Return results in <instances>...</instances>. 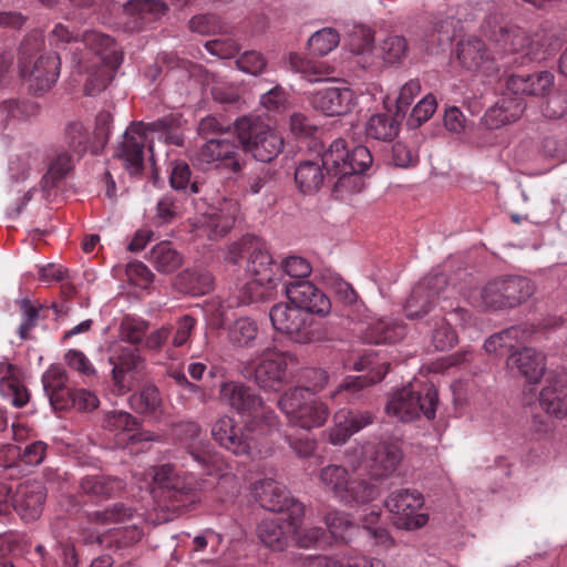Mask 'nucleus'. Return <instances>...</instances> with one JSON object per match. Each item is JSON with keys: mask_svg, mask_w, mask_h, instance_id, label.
Returning a JSON list of instances; mask_svg holds the SVG:
<instances>
[{"mask_svg": "<svg viewBox=\"0 0 567 567\" xmlns=\"http://www.w3.org/2000/svg\"><path fill=\"white\" fill-rule=\"evenodd\" d=\"M90 141V130L83 122L70 121L66 123L63 142L74 155L82 157L89 148Z\"/></svg>", "mask_w": 567, "mask_h": 567, "instance_id": "obj_51", "label": "nucleus"}, {"mask_svg": "<svg viewBox=\"0 0 567 567\" xmlns=\"http://www.w3.org/2000/svg\"><path fill=\"white\" fill-rule=\"evenodd\" d=\"M235 132L243 150L259 162L270 163L284 148L282 137L258 117L238 118Z\"/></svg>", "mask_w": 567, "mask_h": 567, "instance_id": "obj_6", "label": "nucleus"}, {"mask_svg": "<svg viewBox=\"0 0 567 567\" xmlns=\"http://www.w3.org/2000/svg\"><path fill=\"white\" fill-rule=\"evenodd\" d=\"M332 193L342 199L347 194L358 193L364 186L362 174L371 166L372 155L367 146H348L344 140H334L321 155Z\"/></svg>", "mask_w": 567, "mask_h": 567, "instance_id": "obj_1", "label": "nucleus"}, {"mask_svg": "<svg viewBox=\"0 0 567 567\" xmlns=\"http://www.w3.org/2000/svg\"><path fill=\"white\" fill-rule=\"evenodd\" d=\"M390 363L378 362L373 354H363L355 363L354 370L364 371V375H348L342 383H340L336 391L331 392L330 396L333 400H342L347 402H354L359 400L361 391L367 386L378 383L389 372Z\"/></svg>", "mask_w": 567, "mask_h": 567, "instance_id": "obj_11", "label": "nucleus"}, {"mask_svg": "<svg viewBox=\"0 0 567 567\" xmlns=\"http://www.w3.org/2000/svg\"><path fill=\"white\" fill-rule=\"evenodd\" d=\"M143 130V122H133L124 132L123 140L114 152V156L122 161L131 175H140L144 171V150L148 136Z\"/></svg>", "mask_w": 567, "mask_h": 567, "instance_id": "obj_20", "label": "nucleus"}, {"mask_svg": "<svg viewBox=\"0 0 567 567\" xmlns=\"http://www.w3.org/2000/svg\"><path fill=\"white\" fill-rule=\"evenodd\" d=\"M526 109L524 99L508 97L504 95L483 116L484 125L489 130H496L517 121Z\"/></svg>", "mask_w": 567, "mask_h": 567, "instance_id": "obj_34", "label": "nucleus"}, {"mask_svg": "<svg viewBox=\"0 0 567 567\" xmlns=\"http://www.w3.org/2000/svg\"><path fill=\"white\" fill-rule=\"evenodd\" d=\"M312 106L328 116L346 115L355 105V94L352 89L330 86L316 92L311 100Z\"/></svg>", "mask_w": 567, "mask_h": 567, "instance_id": "obj_28", "label": "nucleus"}, {"mask_svg": "<svg viewBox=\"0 0 567 567\" xmlns=\"http://www.w3.org/2000/svg\"><path fill=\"white\" fill-rule=\"evenodd\" d=\"M543 153L558 162L567 161V136L550 135L546 136L542 143Z\"/></svg>", "mask_w": 567, "mask_h": 567, "instance_id": "obj_64", "label": "nucleus"}, {"mask_svg": "<svg viewBox=\"0 0 567 567\" xmlns=\"http://www.w3.org/2000/svg\"><path fill=\"white\" fill-rule=\"evenodd\" d=\"M437 402V390L433 384H422L417 389L414 384H408L393 393L385 412L403 422L420 415L432 420L435 417Z\"/></svg>", "mask_w": 567, "mask_h": 567, "instance_id": "obj_7", "label": "nucleus"}, {"mask_svg": "<svg viewBox=\"0 0 567 567\" xmlns=\"http://www.w3.org/2000/svg\"><path fill=\"white\" fill-rule=\"evenodd\" d=\"M539 109L547 120H560L567 115V91L556 90L545 94Z\"/></svg>", "mask_w": 567, "mask_h": 567, "instance_id": "obj_57", "label": "nucleus"}, {"mask_svg": "<svg viewBox=\"0 0 567 567\" xmlns=\"http://www.w3.org/2000/svg\"><path fill=\"white\" fill-rule=\"evenodd\" d=\"M213 285L210 272L200 268L185 269L174 280V287L178 291L192 296L208 293L213 289Z\"/></svg>", "mask_w": 567, "mask_h": 567, "instance_id": "obj_39", "label": "nucleus"}, {"mask_svg": "<svg viewBox=\"0 0 567 567\" xmlns=\"http://www.w3.org/2000/svg\"><path fill=\"white\" fill-rule=\"evenodd\" d=\"M381 50L385 62L399 63L406 55L408 42L401 35H390L382 42Z\"/></svg>", "mask_w": 567, "mask_h": 567, "instance_id": "obj_62", "label": "nucleus"}, {"mask_svg": "<svg viewBox=\"0 0 567 567\" xmlns=\"http://www.w3.org/2000/svg\"><path fill=\"white\" fill-rule=\"evenodd\" d=\"M112 368V391L116 394H124L131 391L136 374L143 370L144 360L137 349L123 348L116 357H111Z\"/></svg>", "mask_w": 567, "mask_h": 567, "instance_id": "obj_23", "label": "nucleus"}, {"mask_svg": "<svg viewBox=\"0 0 567 567\" xmlns=\"http://www.w3.org/2000/svg\"><path fill=\"white\" fill-rule=\"evenodd\" d=\"M319 477L324 488L344 505L367 504L380 494L378 483L359 477L350 480L348 471L341 465L324 466Z\"/></svg>", "mask_w": 567, "mask_h": 567, "instance_id": "obj_5", "label": "nucleus"}, {"mask_svg": "<svg viewBox=\"0 0 567 567\" xmlns=\"http://www.w3.org/2000/svg\"><path fill=\"white\" fill-rule=\"evenodd\" d=\"M293 524L291 519H264L257 527V536L268 548L284 550L291 538Z\"/></svg>", "mask_w": 567, "mask_h": 567, "instance_id": "obj_36", "label": "nucleus"}, {"mask_svg": "<svg viewBox=\"0 0 567 567\" xmlns=\"http://www.w3.org/2000/svg\"><path fill=\"white\" fill-rule=\"evenodd\" d=\"M339 33L332 28H323L308 40L309 49L317 55H327L339 44Z\"/></svg>", "mask_w": 567, "mask_h": 567, "instance_id": "obj_60", "label": "nucleus"}, {"mask_svg": "<svg viewBox=\"0 0 567 567\" xmlns=\"http://www.w3.org/2000/svg\"><path fill=\"white\" fill-rule=\"evenodd\" d=\"M456 55L463 68L487 76L497 74L503 69L496 51L492 54L485 43L475 37L460 41Z\"/></svg>", "mask_w": 567, "mask_h": 567, "instance_id": "obj_19", "label": "nucleus"}, {"mask_svg": "<svg viewBox=\"0 0 567 567\" xmlns=\"http://www.w3.org/2000/svg\"><path fill=\"white\" fill-rule=\"evenodd\" d=\"M527 327L513 326L491 336L484 343V348L488 353L504 354L515 347V343L525 341L529 338L526 336Z\"/></svg>", "mask_w": 567, "mask_h": 567, "instance_id": "obj_45", "label": "nucleus"}, {"mask_svg": "<svg viewBox=\"0 0 567 567\" xmlns=\"http://www.w3.org/2000/svg\"><path fill=\"white\" fill-rule=\"evenodd\" d=\"M503 288L501 278L487 282L480 291L478 306L492 310L508 309Z\"/></svg>", "mask_w": 567, "mask_h": 567, "instance_id": "obj_53", "label": "nucleus"}, {"mask_svg": "<svg viewBox=\"0 0 567 567\" xmlns=\"http://www.w3.org/2000/svg\"><path fill=\"white\" fill-rule=\"evenodd\" d=\"M289 64L293 72L299 73L309 83L323 81L332 72L324 63L305 59L295 53L290 54Z\"/></svg>", "mask_w": 567, "mask_h": 567, "instance_id": "obj_49", "label": "nucleus"}, {"mask_svg": "<svg viewBox=\"0 0 567 567\" xmlns=\"http://www.w3.org/2000/svg\"><path fill=\"white\" fill-rule=\"evenodd\" d=\"M73 167L72 157L68 152L59 153L51 162L49 171L44 176L47 185L55 186L62 181Z\"/></svg>", "mask_w": 567, "mask_h": 567, "instance_id": "obj_61", "label": "nucleus"}, {"mask_svg": "<svg viewBox=\"0 0 567 567\" xmlns=\"http://www.w3.org/2000/svg\"><path fill=\"white\" fill-rule=\"evenodd\" d=\"M220 402L241 416L261 417L270 429L276 425V413L265 406L262 398L249 385L239 381H225L219 385Z\"/></svg>", "mask_w": 567, "mask_h": 567, "instance_id": "obj_9", "label": "nucleus"}, {"mask_svg": "<svg viewBox=\"0 0 567 567\" xmlns=\"http://www.w3.org/2000/svg\"><path fill=\"white\" fill-rule=\"evenodd\" d=\"M47 499V488L42 482L25 481L13 488L12 508L27 522L38 519Z\"/></svg>", "mask_w": 567, "mask_h": 567, "instance_id": "obj_25", "label": "nucleus"}, {"mask_svg": "<svg viewBox=\"0 0 567 567\" xmlns=\"http://www.w3.org/2000/svg\"><path fill=\"white\" fill-rule=\"evenodd\" d=\"M507 367L516 368L529 383H537L545 372V355L533 348L525 347L508 357Z\"/></svg>", "mask_w": 567, "mask_h": 567, "instance_id": "obj_35", "label": "nucleus"}, {"mask_svg": "<svg viewBox=\"0 0 567 567\" xmlns=\"http://www.w3.org/2000/svg\"><path fill=\"white\" fill-rule=\"evenodd\" d=\"M278 408L290 424L305 430L322 426L330 414L328 406L316 398L309 386H296L284 392Z\"/></svg>", "mask_w": 567, "mask_h": 567, "instance_id": "obj_4", "label": "nucleus"}, {"mask_svg": "<svg viewBox=\"0 0 567 567\" xmlns=\"http://www.w3.org/2000/svg\"><path fill=\"white\" fill-rule=\"evenodd\" d=\"M34 550L42 567H80L79 553L70 540L58 542L51 554L43 545H37Z\"/></svg>", "mask_w": 567, "mask_h": 567, "instance_id": "obj_38", "label": "nucleus"}, {"mask_svg": "<svg viewBox=\"0 0 567 567\" xmlns=\"http://www.w3.org/2000/svg\"><path fill=\"white\" fill-rule=\"evenodd\" d=\"M167 10V3L162 0H131L125 6V11L134 17L137 28L159 19Z\"/></svg>", "mask_w": 567, "mask_h": 567, "instance_id": "obj_44", "label": "nucleus"}, {"mask_svg": "<svg viewBox=\"0 0 567 567\" xmlns=\"http://www.w3.org/2000/svg\"><path fill=\"white\" fill-rule=\"evenodd\" d=\"M288 357L275 348L265 349L254 367V381L265 391H280L287 383Z\"/></svg>", "mask_w": 567, "mask_h": 567, "instance_id": "obj_18", "label": "nucleus"}, {"mask_svg": "<svg viewBox=\"0 0 567 567\" xmlns=\"http://www.w3.org/2000/svg\"><path fill=\"white\" fill-rule=\"evenodd\" d=\"M406 334L405 324L398 319H378L371 322L363 334V338L369 343H395L404 338Z\"/></svg>", "mask_w": 567, "mask_h": 567, "instance_id": "obj_37", "label": "nucleus"}, {"mask_svg": "<svg viewBox=\"0 0 567 567\" xmlns=\"http://www.w3.org/2000/svg\"><path fill=\"white\" fill-rule=\"evenodd\" d=\"M251 494L258 504L270 512H289V517L305 515V506L296 501L286 486L274 478H261L251 485Z\"/></svg>", "mask_w": 567, "mask_h": 567, "instance_id": "obj_17", "label": "nucleus"}, {"mask_svg": "<svg viewBox=\"0 0 567 567\" xmlns=\"http://www.w3.org/2000/svg\"><path fill=\"white\" fill-rule=\"evenodd\" d=\"M220 327L227 332V340L235 348H249L258 334V324L249 317H239L227 323L221 320Z\"/></svg>", "mask_w": 567, "mask_h": 567, "instance_id": "obj_41", "label": "nucleus"}, {"mask_svg": "<svg viewBox=\"0 0 567 567\" xmlns=\"http://www.w3.org/2000/svg\"><path fill=\"white\" fill-rule=\"evenodd\" d=\"M272 327L295 342L309 343L326 336L321 320L296 305L277 303L269 312Z\"/></svg>", "mask_w": 567, "mask_h": 567, "instance_id": "obj_8", "label": "nucleus"}, {"mask_svg": "<svg viewBox=\"0 0 567 567\" xmlns=\"http://www.w3.org/2000/svg\"><path fill=\"white\" fill-rule=\"evenodd\" d=\"M102 426L114 433H130L137 430L138 422L135 416L126 411L113 410L104 413Z\"/></svg>", "mask_w": 567, "mask_h": 567, "instance_id": "obj_56", "label": "nucleus"}, {"mask_svg": "<svg viewBox=\"0 0 567 567\" xmlns=\"http://www.w3.org/2000/svg\"><path fill=\"white\" fill-rule=\"evenodd\" d=\"M447 278L443 274L424 277L415 285L404 305L409 319H421L434 310L435 303L447 299Z\"/></svg>", "mask_w": 567, "mask_h": 567, "instance_id": "obj_12", "label": "nucleus"}, {"mask_svg": "<svg viewBox=\"0 0 567 567\" xmlns=\"http://www.w3.org/2000/svg\"><path fill=\"white\" fill-rule=\"evenodd\" d=\"M423 504V495L410 488L394 491L385 501V507L393 514L395 525L404 529H417L427 523V515L420 513Z\"/></svg>", "mask_w": 567, "mask_h": 567, "instance_id": "obj_15", "label": "nucleus"}, {"mask_svg": "<svg viewBox=\"0 0 567 567\" xmlns=\"http://www.w3.org/2000/svg\"><path fill=\"white\" fill-rule=\"evenodd\" d=\"M130 406L138 414L156 416L162 412L163 400L158 388L154 384H144L130 396Z\"/></svg>", "mask_w": 567, "mask_h": 567, "instance_id": "obj_43", "label": "nucleus"}, {"mask_svg": "<svg viewBox=\"0 0 567 567\" xmlns=\"http://www.w3.org/2000/svg\"><path fill=\"white\" fill-rule=\"evenodd\" d=\"M320 161L301 162L295 171V181L298 188L303 194H310L319 190L324 182H329L327 173Z\"/></svg>", "mask_w": 567, "mask_h": 567, "instance_id": "obj_42", "label": "nucleus"}, {"mask_svg": "<svg viewBox=\"0 0 567 567\" xmlns=\"http://www.w3.org/2000/svg\"><path fill=\"white\" fill-rule=\"evenodd\" d=\"M286 295L290 303L308 311L311 316L329 313V298L309 280H290L285 284Z\"/></svg>", "mask_w": 567, "mask_h": 567, "instance_id": "obj_26", "label": "nucleus"}, {"mask_svg": "<svg viewBox=\"0 0 567 567\" xmlns=\"http://www.w3.org/2000/svg\"><path fill=\"white\" fill-rule=\"evenodd\" d=\"M60 66V56L56 53H48L40 55L32 65L20 61V74L29 82L34 94H42L56 82Z\"/></svg>", "mask_w": 567, "mask_h": 567, "instance_id": "obj_21", "label": "nucleus"}, {"mask_svg": "<svg viewBox=\"0 0 567 567\" xmlns=\"http://www.w3.org/2000/svg\"><path fill=\"white\" fill-rule=\"evenodd\" d=\"M193 161L203 169L223 168L233 173L241 169L239 145L229 137L208 138L195 153Z\"/></svg>", "mask_w": 567, "mask_h": 567, "instance_id": "obj_13", "label": "nucleus"}, {"mask_svg": "<svg viewBox=\"0 0 567 567\" xmlns=\"http://www.w3.org/2000/svg\"><path fill=\"white\" fill-rule=\"evenodd\" d=\"M174 437L185 445L189 455L200 465L210 461V452L205 444L200 426L193 421L176 423L173 427Z\"/></svg>", "mask_w": 567, "mask_h": 567, "instance_id": "obj_30", "label": "nucleus"}, {"mask_svg": "<svg viewBox=\"0 0 567 567\" xmlns=\"http://www.w3.org/2000/svg\"><path fill=\"white\" fill-rule=\"evenodd\" d=\"M148 259L155 269L163 274H172L183 264V256L169 241H162L154 246Z\"/></svg>", "mask_w": 567, "mask_h": 567, "instance_id": "obj_48", "label": "nucleus"}, {"mask_svg": "<svg viewBox=\"0 0 567 567\" xmlns=\"http://www.w3.org/2000/svg\"><path fill=\"white\" fill-rule=\"evenodd\" d=\"M19 307L22 315V322L18 328V333L22 340H27L30 338V331L37 326L41 313L44 311L48 312V309L41 305H33L29 299L20 300ZM47 317V315H42V318Z\"/></svg>", "mask_w": 567, "mask_h": 567, "instance_id": "obj_55", "label": "nucleus"}, {"mask_svg": "<svg viewBox=\"0 0 567 567\" xmlns=\"http://www.w3.org/2000/svg\"><path fill=\"white\" fill-rule=\"evenodd\" d=\"M354 455H369L372 480L377 483L379 478H388L393 475L403 460V452L400 445L392 440H382L372 444L352 447L348 451Z\"/></svg>", "mask_w": 567, "mask_h": 567, "instance_id": "obj_16", "label": "nucleus"}, {"mask_svg": "<svg viewBox=\"0 0 567 567\" xmlns=\"http://www.w3.org/2000/svg\"><path fill=\"white\" fill-rule=\"evenodd\" d=\"M399 122L386 113L372 115L365 124L367 136L378 141H392L399 133Z\"/></svg>", "mask_w": 567, "mask_h": 567, "instance_id": "obj_50", "label": "nucleus"}, {"mask_svg": "<svg viewBox=\"0 0 567 567\" xmlns=\"http://www.w3.org/2000/svg\"><path fill=\"white\" fill-rule=\"evenodd\" d=\"M229 259L237 264L247 259V271L252 276L272 282L276 277L275 264L265 240L255 235H246L230 246Z\"/></svg>", "mask_w": 567, "mask_h": 567, "instance_id": "obj_10", "label": "nucleus"}, {"mask_svg": "<svg viewBox=\"0 0 567 567\" xmlns=\"http://www.w3.org/2000/svg\"><path fill=\"white\" fill-rule=\"evenodd\" d=\"M374 33L364 25L355 27L349 37V48L354 54H365L373 48Z\"/></svg>", "mask_w": 567, "mask_h": 567, "instance_id": "obj_63", "label": "nucleus"}, {"mask_svg": "<svg viewBox=\"0 0 567 567\" xmlns=\"http://www.w3.org/2000/svg\"><path fill=\"white\" fill-rule=\"evenodd\" d=\"M547 382L539 394L540 406L548 414L563 419L567 415V373L550 374Z\"/></svg>", "mask_w": 567, "mask_h": 567, "instance_id": "obj_32", "label": "nucleus"}, {"mask_svg": "<svg viewBox=\"0 0 567 567\" xmlns=\"http://www.w3.org/2000/svg\"><path fill=\"white\" fill-rule=\"evenodd\" d=\"M555 75L549 71L528 74H511L506 80V91L514 97L545 96L551 91Z\"/></svg>", "mask_w": 567, "mask_h": 567, "instance_id": "obj_29", "label": "nucleus"}, {"mask_svg": "<svg viewBox=\"0 0 567 567\" xmlns=\"http://www.w3.org/2000/svg\"><path fill=\"white\" fill-rule=\"evenodd\" d=\"M377 412L372 410L342 409L333 417L334 424L329 429V442L333 445L344 444L352 435L372 425Z\"/></svg>", "mask_w": 567, "mask_h": 567, "instance_id": "obj_22", "label": "nucleus"}, {"mask_svg": "<svg viewBox=\"0 0 567 567\" xmlns=\"http://www.w3.org/2000/svg\"><path fill=\"white\" fill-rule=\"evenodd\" d=\"M81 42L100 56L101 62L110 70L115 71L121 65L123 54L110 35L95 30L85 31L81 35Z\"/></svg>", "mask_w": 567, "mask_h": 567, "instance_id": "obj_33", "label": "nucleus"}, {"mask_svg": "<svg viewBox=\"0 0 567 567\" xmlns=\"http://www.w3.org/2000/svg\"><path fill=\"white\" fill-rule=\"evenodd\" d=\"M135 509L124 503H114L103 509L93 511L86 514L90 525L107 526L124 523L134 517Z\"/></svg>", "mask_w": 567, "mask_h": 567, "instance_id": "obj_47", "label": "nucleus"}, {"mask_svg": "<svg viewBox=\"0 0 567 567\" xmlns=\"http://www.w3.org/2000/svg\"><path fill=\"white\" fill-rule=\"evenodd\" d=\"M152 480L156 485L158 506L166 512L164 520L188 511L200 502L202 483L192 473L177 472L171 464L152 468Z\"/></svg>", "mask_w": 567, "mask_h": 567, "instance_id": "obj_2", "label": "nucleus"}, {"mask_svg": "<svg viewBox=\"0 0 567 567\" xmlns=\"http://www.w3.org/2000/svg\"><path fill=\"white\" fill-rule=\"evenodd\" d=\"M470 318V312L458 306L453 307L452 303L447 306H440V313H434L429 319L420 322L421 330H425L431 334V341L437 351L450 350L457 343V334L452 328V322L455 324H464Z\"/></svg>", "mask_w": 567, "mask_h": 567, "instance_id": "obj_14", "label": "nucleus"}, {"mask_svg": "<svg viewBox=\"0 0 567 567\" xmlns=\"http://www.w3.org/2000/svg\"><path fill=\"white\" fill-rule=\"evenodd\" d=\"M239 206L235 200H226L218 209L203 215L196 220L199 236H206L210 240L224 237L235 225Z\"/></svg>", "mask_w": 567, "mask_h": 567, "instance_id": "obj_27", "label": "nucleus"}, {"mask_svg": "<svg viewBox=\"0 0 567 567\" xmlns=\"http://www.w3.org/2000/svg\"><path fill=\"white\" fill-rule=\"evenodd\" d=\"M277 281L278 280H275L270 284L267 280H260V278L254 277L241 288L239 295L240 303L247 305L266 299L276 288Z\"/></svg>", "mask_w": 567, "mask_h": 567, "instance_id": "obj_58", "label": "nucleus"}, {"mask_svg": "<svg viewBox=\"0 0 567 567\" xmlns=\"http://www.w3.org/2000/svg\"><path fill=\"white\" fill-rule=\"evenodd\" d=\"M66 372L60 365H51L42 375L44 392L55 410H59L72 391L71 388L66 386Z\"/></svg>", "mask_w": 567, "mask_h": 567, "instance_id": "obj_40", "label": "nucleus"}, {"mask_svg": "<svg viewBox=\"0 0 567 567\" xmlns=\"http://www.w3.org/2000/svg\"><path fill=\"white\" fill-rule=\"evenodd\" d=\"M0 394L16 408L24 406L30 400V393L16 377H4L0 380Z\"/></svg>", "mask_w": 567, "mask_h": 567, "instance_id": "obj_54", "label": "nucleus"}, {"mask_svg": "<svg viewBox=\"0 0 567 567\" xmlns=\"http://www.w3.org/2000/svg\"><path fill=\"white\" fill-rule=\"evenodd\" d=\"M125 486L122 478L103 473L89 474L79 481L80 492L91 499L115 497L124 491Z\"/></svg>", "mask_w": 567, "mask_h": 567, "instance_id": "obj_31", "label": "nucleus"}, {"mask_svg": "<svg viewBox=\"0 0 567 567\" xmlns=\"http://www.w3.org/2000/svg\"><path fill=\"white\" fill-rule=\"evenodd\" d=\"M212 436L220 447L235 455H250L252 451V439L244 427L237 424L235 419L228 415L219 417L213 424Z\"/></svg>", "mask_w": 567, "mask_h": 567, "instance_id": "obj_24", "label": "nucleus"}, {"mask_svg": "<svg viewBox=\"0 0 567 567\" xmlns=\"http://www.w3.org/2000/svg\"><path fill=\"white\" fill-rule=\"evenodd\" d=\"M68 396L59 410L75 409L79 412H91L100 404L96 394L86 389H72Z\"/></svg>", "mask_w": 567, "mask_h": 567, "instance_id": "obj_59", "label": "nucleus"}, {"mask_svg": "<svg viewBox=\"0 0 567 567\" xmlns=\"http://www.w3.org/2000/svg\"><path fill=\"white\" fill-rule=\"evenodd\" d=\"M508 308H515L528 300L535 292L534 282L522 276L501 277Z\"/></svg>", "mask_w": 567, "mask_h": 567, "instance_id": "obj_46", "label": "nucleus"}, {"mask_svg": "<svg viewBox=\"0 0 567 567\" xmlns=\"http://www.w3.org/2000/svg\"><path fill=\"white\" fill-rule=\"evenodd\" d=\"M169 186L185 195L198 194L200 189L198 181L192 179V169L185 162L174 164L169 175Z\"/></svg>", "mask_w": 567, "mask_h": 567, "instance_id": "obj_52", "label": "nucleus"}, {"mask_svg": "<svg viewBox=\"0 0 567 567\" xmlns=\"http://www.w3.org/2000/svg\"><path fill=\"white\" fill-rule=\"evenodd\" d=\"M483 32L494 44L503 69L540 59L538 45L522 28L504 24L497 16L488 18Z\"/></svg>", "mask_w": 567, "mask_h": 567, "instance_id": "obj_3", "label": "nucleus"}]
</instances>
